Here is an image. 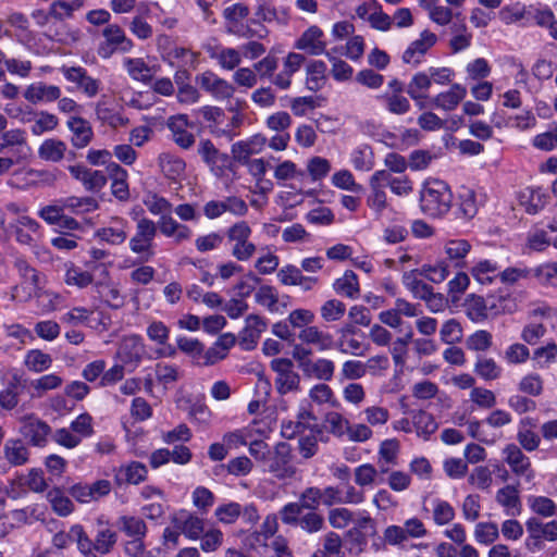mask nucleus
<instances>
[{
    "label": "nucleus",
    "instance_id": "c9c22d12",
    "mask_svg": "<svg viewBox=\"0 0 557 557\" xmlns=\"http://www.w3.org/2000/svg\"><path fill=\"white\" fill-rule=\"evenodd\" d=\"M96 115L102 123L113 128L126 126L129 123L127 117L123 116L104 101L97 103Z\"/></svg>",
    "mask_w": 557,
    "mask_h": 557
},
{
    "label": "nucleus",
    "instance_id": "de8ad7c7",
    "mask_svg": "<svg viewBox=\"0 0 557 557\" xmlns=\"http://www.w3.org/2000/svg\"><path fill=\"white\" fill-rule=\"evenodd\" d=\"M62 202L65 209L76 214L92 212L99 208L94 197H69Z\"/></svg>",
    "mask_w": 557,
    "mask_h": 557
},
{
    "label": "nucleus",
    "instance_id": "dca6fc26",
    "mask_svg": "<svg viewBox=\"0 0 557 557\" xmlns=\"http://www.w3.org/2000/svg\"><path fill=\"white\" fill-rule=\"evenodd\" d=\"M435 34L424 30L420 39L414 40L404 52L403 61L407 64L418 65L430 48L436 44Z\"/></svg>",
    "mask_w": 557,
    "mask_h": 557
},
{
    "label": "nucleus",
    "instance_id": "b1692460",
    "mask_svg": "<svg viewBox=\"0 0 557 557\" xmlns=\"http://www.w3.org/2000/svg\"><path fill=\"white\" fill-rule=\"evenodd\" d=\"M467 95L466 87L460 84H453L449 90L441 92L432 98L431 103L438 109L453 111L465 99Z\"/></svg>",
    "mask_w": 557,
    "mask_h": 557
},
{
    "label": "nucleus",
    "instance_id": "13d9d810",
    "mask_svg": "<svg viewBox=\"0 0 557 557\" xmlns=\"http://www.w3.org/2000/svg\"><path fill=\"white\" fill-rule=\"evenodd\" d=\"M322 433L310 432L309 434H301L298 440V450L302 458H312L319 449L318 437Z\"/></svg>",
    "mask_w": 557,
    "mask_h": 557
},
{
    "label": "nucleus",
    "instance_id": "49530a36",
    "mask_svg": "<svg viewBox=\"0 0 557 557\" xmlns=\"http://www.w3.org/2000/svg\"><path fill=\"white\" fill-rule=\"evenodd\" d=\"M84 5V0H57L49 8V14L55 20L71 17L73 12Z\"/></svg>",
    "mask_w": 557,
    "mask_h": 557
},
{
    "label": "nucleus",
    "instance_id": "0eeeda50",
    "mask_svg": "<svg viewBox=\"0 0 557 557\" xmlns=\"http://www.w3.org/2000/svg\"><path fill=\"white\" fill-rule=\"evenodd\" d=\"M275 372V388L280 395L300 391V375L294 370V363L288 358H275L270 363Z\"/></svg>",
    "mask_w": 557,
    "mask_h": 557
},
{
    "label": "nucleus",
    "instance_id": "6e6d98bb",
    "mask_svg": "<svg viewBox=\"0 0 557 557\" xmlns=\"http://www.w3.org/2000/svg\"><path fill=\"white\" fill-rule=\"evenodd\" d=\"M91 282L92 275L89 272L84 271L81 268L75 267L74 264L67 267L65 272V283L67 285L84 288L91 284Z\"/></svg>",
    "mask_w": 557,
    "mask_h": 557
},
{
    "label": "nucleus",
    "instance_id": "5701e85b",
    "mask_svg": "<svg viewBox=\"0 0 557 557\" xmlns=\"http://www.w3.org/2000/svg\"><path fill=\"white\" fill-rule=\"evenodd\" d=\"M34 121V124L30 127V132L35 136H40L44 133H49L54 131L59 125V119L47 111L40 112H28L22 117L23 123H28Z\"/></svg>",
    "mask_w": 557,
    "mask_h": 557
},
{
    "label": "nucleus",
    "instance_id": "58836bf2",
    "mask_svg": "<svg viewBox=\"0 0 557 557\" xmlns=\"http://www.w3.org/2000/svg\"><path fill=\"white\" fill-rule=\"evenodd\" d=\"M125 67L128 75L138 82L148 83L152 78V72L149 65L141 58L126 59Z\"/></svg>",
    "mask_w": 557,
    "mask_h": 557
},
{
    "label": "nucleus",
    "instance_id": "0e129e2a",
    "mask_svg": "<svg viewBox=\"0 0 557 557\" xmlns=\"http://www.w3.org/2000/svg\"><path fill=\"white\" fill-rule=\"evenodd\" d=\"M298 524L304 531L315 533L323 529L324 518L322 515L315 512V510H310L299 518Z\"/></svg>",
    "mask_w": 557,
    "mask_h": 557
},
{
    "label": "nucleus",
    "instance_id": "338daca9",
    "mask_svg": "<svg viewBox=\"0 0 557 557\" xmlns=\"http://www.w3.org/2000/svg\"><path fill=\"white\" fill-rule=\"evenodd\" d=\"M277 58L271 54H268L263 59L252 64L255 72L257 73L258 78H270L273 76L275 70L277 69Z\"/></svg>",
    "mask_w": 557,
    "mask_h": 557
},
{
    "label": "nucleus",
    "instance_id": "9b49d317",
    "mask_svg": "<svg viewBox=\"0 0 557 557\" xmlns=\"http://www.w3.org/2000/svg\"><path fill=\"white\" fill-rule=\"evenodd\" d=\"M166 126L172 134L173 141L182 149H189L194 146L196 139L188 128L194 127L186 114L172 115L166 121Z\"/></svg>",
    "mask_w": 557,
    "mask_h": 557
},
{
    "label": "nucleus",
    "instance_id": "f704fd0d",
    "mask_svg": "<svg viewBox=\"0 0 557 557\" xmlns=\"http://www.w3.org/2000/svg\"><path fill=\"white\" fill-rule=\"evenodd\" d=\"M47 499L58 516L66 517L74 511V504L59 487L50 490L47 493Z\"/></svg>",
    "mask_w": 557,
    "mask_h": 557
},
{
    "label": "nucleus",
    "instance_id": "6ab92c4d",
    "mask_svg": "<svg viewBox=\"0 0 557 557\" xmlns=\"http://www.w3.org/2000/svg\"><path fill=\"white\" fill-rule=\"evenodd\" d=\"M298 338L302 344L313 345L321 351L330 350L334 347L333 336L312 324L300 330Z\"/></svg>",
    "mask_w": 557,
    "mask_h": 557
},
{
    "label": "nucleus",
    "instance_id": "c85d7f7f",
    "mask_svg": "<svg viewBox=\"0 0 557 557\" xmlns=\"http://www.w3.org/2000/svg\"><path fill=\"white\" fill-rule=\"evenodd\" d=\"M111 223L113 225L98 230L97 236L112 245H121L127 238L125 231L126 222L121 218L114 216Z\"/></svg>",
    "mask_w": 557,
    "mask_h": 557
},
{
    "label": "nucleus",
    "instance_id": "e2e57ef3",
    "mask_svg": "<svg viewBox=\"0 0 557 557\" xmlns=\"http://www.w3.org/2000/svg\"><path fill=\"white\" fill-rule=\"evenodd\" d=\"M497 267L488 260L480 261L472 268V276L481 284L491 283L496 276Z\"/></svg>",
    "mask_w": 557,
    "mask_h": 557
},
{
    "label": "nucleus",
    "instance_id": "e433bc0d",
    "mask_svg": "<svg viewBox=\"0 0 557 557\" xmlns=\"http://www.w3.org/2000/svg\"><path fill=\"white\" fill-rule=\"evenodd\" d=\"M70 534L76 541L77 548L84 557H96L97 548L95 541L89 539L84 528L81 524H75L71 528Z\"/></svg>",
    "mask_w": 557,
    "mask_h": 557
},
{
    "label": "nucleus",
    "instance_id": "37998d69",
    "mask_svg": "<svg viewBox=\"0 0 557 557\" xmlns=\"http://www.w3.org/2000/svg\"><path fill=\"white\" fill-rule=\"evenodd\" d=\"M431 505L432 518L435 524L445 525L454 520L455 509L448 502L436 498L431 502Z\"/></svg>",
    "mask_w": 557,
    "mask_h": 557
},
{
    "label": "nucleus",
    "instance_id": "9d476101",
    "mask_svg": "<svg viewBox=\"0 0 557 557\" xmlns=\"http://www.w3.org/2000/svg\"><path fill=\"white\" fill-rule=\"evenodd\" d=\"M67 170L72 177L81 182L87 191L98 193L108 183V178L104 172L99 170H91L82 163L69 165Z\"/></svg>",
    "mask_w": 557,
    "mask_h": 557
},
{
    "label": "nucleus",
    "instance_id": "052dcab7",
    "mask_svg": "<svg viewBox=\"0 0 557 557\" xmlns=\"http://www.w3.org/2000/svg\"><path fill=\"white\" fill-rule=\"evenodd\" d=\"M492 334L485 330L474 332L467 338V348L474 351H485L491 348L493 341Z\"/></svg>",
    "mask_w": 557,
    "mask_h": 557
},
{
    "label": "nucleus",
    "instance_id": "c756f323",
    "mask_svg": "<svg viewBox=\"0 0 557 557\" xmlns=\"http://www.w3.org/2000/svg\"><path fill=\"white\" fill-rule=\"evenodd\" d=\"M121 532L128 537H145L148 531L146 522L136 516H121L116 521Z\"/></svg>",
    "mask_w": 557,
    "mask_h": 557
},
{
    "label": "nucleus",
    "instance_id": "603ef678",
    "mask_svg": "<svg viewBox=\"0 0 557 557\" xmlns=\"http://www.w3.org/2000/svg\"><path fill=\"white\" fill-rule=\"evenodd\" d=\"M533 277L542 285L557 287V262L536 267L533 269Z\"/></svg>",
    "mask_w": 557,
    "mask_h": 557
},
{
    "label": "nucleus",
    "instance_id": "423d86ee",
    "mask_svg": "<svg viewBox=\"0 0 557 557\" xmlns=\"http://www.w3.org/2000/svg\"><path fill=\"white\" fill-rule=\"evenodd\" d=\"M103 41L98 46L97 53L101 59H109L115 52H129L134 44L124 29L117 24H108L101 32Z\"/></svg>",
    "mask_w": 557,
    "mask_h": 557
},
{
    "label": "nucleus",
    "instance_id": "cd10ccee",
    "mask_svg": "<svg viewBox=\"0 0 557 557\" xmlns=\"http://www.w3.org/2000/svg\"><path fill=\"white\" fill-rule=\"evenodd\" d=\"M374 174L375 180H379L383 186L387 185L397 196H408L413 190L412 181L406 175L395 177L385 170L376 171Z\"/></svg>",
    "mask_w": 557,
    "mask_h": 557
},
{
    "label": "nucleus",
    "instance_id": "473e14b6",
    "mask_svg": "<svg viewBox=\"0 0 557 557\" xmlns=\"http://www.w3.org/2000/svg\"><path fill=\"white\" fill-rule=\"evenodd\" d=\"M306 86L309 90L317 91L325 82L326 64L323 61L313 60L306 66Z\"/></svg>",
    "mask_w": 557,
    "mask_h": 557
},
{
    "label": "nucleus",
    "instance_id": "680f3d73",
    "mask_svg": "<svg viewBox=\"0 0 557 557\" xmlns=\"http://www.w3.org/2000/svg\"><path fill=\"white\" fill-rule=\"evenodd\" d=\"M63 380L55 374H47L30 382V387L36 391V396L41 397L47 391L60 387Z\"/></svg>",
    "mask_w": 557,
    "mask_h": 557
},
{
    "label": "nucleus",
    "instance_id": "4be33fe9",
    "mask_svg": "<svg viewBox=\"0 0 557 557\" xmlns=\"http://www.w3.org/2000/svg\"><path fill=\"white\" fill-rule=\"evenodd\" d=\"M302 375L307 379H315L318 381H331L335 372V363L326 358L311 359L305 368L300 369Z\"/></svg>",
    "mask_w": 557,
    "mask_h": 557
},
{
    "label": "nucleus",
    "instance_id": "69168bd1",
    "mask_svg": "<svg viewBox=\"0 0 557 557\" xmlns=\"http://www.w3.org/2000/svg\"><path fill=\"white\" fill-rule=\"evenodd\" d=\"M441 338L446 344H455L462 338V329L455 319L446 321L441 329Z\"/></svg>",
    "mask_w": 557,
    "mask_h": 557
},
{
    "label": "nucleus",
    "instance_id": "393cba45",
    "mask_svg": "<svg viewBox=\"0 0 557 557\" xmlns=\"http://www.w3.org/2000/svg\"><path fill=\"white\" fill-rule=\"evenodd\" d=\"M417 270L405 272L403 275V282L405 286L413 294L416 298L425 300L431 308L432 302L436 299L433 293V288L417 277Z\"/></svg>",
    "mask_w": 557,
    "mask_h": 557
},
{
    "label": "nucleus",
    "instance_id": "5fc2aeb1",
    "mask_svg": "<svg viewBox=\"0 0 557 557\" xmlns=\"http://www.w3.org/2000/svg\"><path fill=\"white\" fill-rule=\"evenodd\" d=\"M256 301L270 311L277 310L278 294L273 286L262 285L255 294Z\"/></svg>",
    "mask_w": 557,
    "mask_h": 557
},
{
    "label": "nucleus",
    "instance_id": "09e8293b",
    "mask_svg": "<svg viewBox=\"0 0 557 557\" xmlns=\"http://www.w3.org/2000/svg\"><path fill=\"white\" fill-rule=\"evenodd\" d=\"M52 364L50 355L39 350L33 349L26 354L25 366L33 372L40 373L48 370Z\"/></svg>",
    "mask_w": 557,
    "mask_h": 557
},
{
    "label": "nucleus",
    "instance_id": "c03bdc74",
    "mask_svg": "<svg viewBox=\"0 0 557 557\" xmlns=\"http://www.w3.org/2000/svg\"><path fill=\"white\" fill-rule=\"evenodd\" d=\"M431 85L432 81L430 75L419 72L413 75L412 79L408 84L407 94L414 101L422 100L426 97L423 91H426Z\"/></svg>",
    "mask_w": 557,
    "mask_h": 557
},
{
    "label": "nucleus",
    "instance_id": "1a4fd4ad",
    "mask_svg": "<svg viewBox=\"0 0 557 557\" xmlns=\"http://www.w3.org/2000/svg\"><path fill=\"white\" fill-rule=\"evenodd\" d=\"M196 83L202 90L210 94L216 100L231 99L236 91L232 83L218 76L212 71H205L197 75Z\"/></svg>",
    "mask_w": 557,
    "mask_h": 557
},
{
    "label": "nucleus",
    "instance_id": "bb28decb",
    "mask_svg": "<svg viewBox=\"0 0 557 557\" xmlns=\"http://www.w3.org/2000/svg\"><path fill=\"white\" fill-rule=\"evenodd\" d=\"M67 152V145L58 138L45 139L38 148V157L52 163L61 162Z\"/></svg>",
    "mask_w": 557,
    "mask_h": 557
},
{
    "label": "nucleus",
    "instance_id": "2f4dec72",
    "mask_svg": "<svg viewBox=\"0 0 557 557\" xmlns=\"http://www.w3.org/2000/svg\"><path fill=\"white\" fill-rule=\"evenodd\" d=\"M158 161L161 171L170 180H176L185 173L186 163L182 158L177 156L163 152L159 156Z\"/></svg>",
    "mask_w": 557,
    "mask_h": 557
},
{
    "label": "nucleus",
    "instance_id": "2eb2a0df",
    "mask_svg": "<svg viewBox=\"0 0 557 557\" xmlns=\"http://www.w3.org/2000/svg\"><path fill=\"white\" fill-rule=\"evenodd\" d=\"M205 49L209 57L225 71L236 70L242 63V51L236 48L207 45Z\"/></svg>",
    "mask_w": 557,
    "mask_h": 557
},
{
    "label": "nucleus",
    "instance_id": "7c9ffc66",
    "mask_svg": "<svg viewBox=\"0 0 557 557\" xmlns=\"http://www.w3.org/2000/svg\"><path fill=\"white\" fill-rule=\"evenodd\" d=\"M148 470L147 467L138 461H132L126 466L120 467L116 473L117 482L122 480L128 484H139L144 482L147 478Z\"/></svg>",
    "mask_w": 557,
    "mask_h": 557
},
{
    "label": "nucleus",
    "instance_id": "412c9836",
    "mask_svg": "<svg viewBox=\"0 0 557 557\" xmlns=\"http://www.w3.org/2000/svg\"><path fill=\"white\" fill-rule=\"evenodd\" d=\"M267 143V138L262 135H256L250 140L237 141L233 144L231 152L235 161L246 164L250 160V156L262 150Z\"/></svg>",
    "mask_w": 557,
    "mask_h": 557
},
{
    "label": "nucleus",
    "instance_id": "3c124183",
    "mask_svg": "<svg viewBox=\"0 0 557 557\" xmlns=\"http://www.w3.org/2000/svg\"><path fill=\"white\" fill-rule=\"evenodd\" d=\"M324 421L327 424V431L331 434L342 437L348 433L350 423L342 413L331 411L325 414Z\"/></svg>",
    "mask_w": 557,
    "mask_h": 557
},
{
    "label": "nucleus",
    "instance_id": "a878e982",
    "mask_svg": "<svg viewBox=\"0 0 557 557\" xmlns=\"http://www.w3.org/2000/svg\"><path fill=\"white\" fill-rule=\"evenodd\" d=\"M172 522L175 528L191 540H197L205 531L203 520L191 513L182 512L173 517Z\"/></svg>",
    "mask_w": 557,
    "mask_h": 557
},
{
    "label": "nucleus",
    "instance_id": "4d7b16f0",
    "mask_svg": "<svg viewBox=\"0 0 557 557\" xmlns=\"http://www.w3.org/2000/svg\"><path fill=\"white\" fill-rule=\"evenodd\" d=\"M474 536L481 544H492L499 536L498 527L494 522H480L475 525Z\"/></svg>",
    "mask_w": 557,
    "mask_h": 557
},
{
    "label": "nucleus",
    "instance_id": "774afa93",
    "mask_svg": "<svg viewBox=\"0 0 557 557\" xmlns=\"http://www.w3.org/2000/svg\"><path fill=\"white\" fill-rule=\"evenodd\" d=\"M314 319V313L309 309H295L288 314V322L299 331L312 324Z\"/></svg>",
    "mask_w": 557,
    "mask_h": 557
},
{
    "label": "nucleus",
    "instance_id": "72a5a7b5",
    "mask_svg": "<svg viewBox=\"0 0 557 557\" xmlns=\"http://www.w3.org/2000/svg\"><path fill=\"white\" fill-rule=\"evenodd\" d=\"M383 185L379 180H375V174L370 178L371 193L367 198V205L377 215H381L384 209L387 207V197L383 190Z\"/></svg>",
    "mask_w": 557,
    "mask_h": 557
},
{
    "label": "nucleus",
    "instance_id": "7ed1b4c3",
    "mask_svg": "<svg viewBox=\"0 0 557 557\" xmlns=\"http://www.w3.org/2000/svg\"><path fill=\"white\" fill-rule=\"evenodd\" d=\"M252 231L247 222L239 221L226 231L232 256L240 262L250 260L257 251V246L250 240Z\"/></svg>",
    "mask_w": 557,
    "mask_h": 557
},
{
    "label": "nucleus",
    "instance_id": "79ce46f5",
    "mask_svg": "<svg viewBox=\"0 0 557 557\" xmlns=\"http://www.w3.org/2000/svg\"><path fill=\"white\" fill-rule=\"evenodd\" d=\"M94 541L97 553L100 555H107L110 554L116 545L117 533L106 525L104 528L98 530Z\"/></svg>",
    "mask_w": 557,
    "mask_h": 557
},
{
    "label": "nucleus",
    "instance_id": "ea45409f",
    "mask_svg": "<svg viewBox=\"0 0 557 557\" xmlns=\"http://www.w3.org/2000/svg\"><path fill=\"white\" fill-rule=\"evenodd\" d=\"M336 293L348 298H356L359 295L358 277L352 271H346L344 275L334 283Z\"/></svg>",
    "mask_w": 557,
    "mask_h": 557
},
{
    "label": "nucleus",
    "instance_id": "39448f33",
    "mask_svg": "<svg viewBox=\"0 0 557 557\" xmlns=\"http://www.w3.org/2000/svg\"><path fill=\"white\" fill-rule=\"evenodd\" d=\"M157 224L148 219L141 218L136 225V233L129 239V249L139 255L140 260L146 262L150 260L153 255V239L157 235Z\"/></svg>",
    "mask_w": 557,
    "mask_h": 557
},
{
    "label": "nucleus",
    "instance_id": "6e6552de",
    "mask_svg": "<svg viewBox=\"0 0 557 557\" xmlns=\"http://www.w3.org/2000/svg\"><path fill=\"white\" fill-rule=\"evenodd\" d=\"M145 346L138 335L125 336L117 348L116 357L128 372L134 371L143 360Z\"/></svg>",
    "mask_w": 557,
    "mask_h": 557
},
{
    "label": "nucleus",
    "instance_id": "f8f14e48",
    "mask_svg": "<svg viewBox=\"0 0 557 557\" xmlns=\"http://www.w3.org/2000/svg\"><path fill=\"white\" fill-rule=\"evenodd\" d=\"M21 434L28 438L34 446H45L47 437L51 432V428L42 420L34 414L24 416L20 419Z\"/></svg>",
    "mask_w": 557,
    "mask_h": 557
},
{
    "label": "nucleus",
    "instance_id": "a211bd4d",
    "mask_svg": "<svg viewBox=\"0 0 557 557\" xmlns=\"http://www.w3.org/2000/svg\"><path fill=\"white\" fill-rule=\"evenodd\" d=\"M67 127L72 132V138L71 143L72 146L82 149L87 147L92 138H94V131L90 125V123L81 117V116H72L67 121Z\"/></svg>",
    "mask_w": 557,
    "mask_h": 557
},
{
    "label": "nucleus",
    "instance_id": "a19ab883",
    "mask_svg": "<svg viewBox=\"0 0 557 557\" xmlns=\"http://www.w3.org/2000/svg\"><path fill=\"white\" fill-rule=\"evenodd\" d=\"M474 372L485 381H494L502 376L503 369L494 359L480 357L474 364Z\"/></svg>",
    "mask_w": 557,
    "mask_h": 557
},
{
    "label": "nucleus",
    "instance_id": "f3484780",
    "mask_svg": "<svg viewBox=\"0 0 557 557\" xmlns=\"http://www.w3.org/2000/svg\"><path fill=\"white\" fill-rule=\"evenodd\" d=\"M504 455L505 461L516 475L527 476L529 480L533 478L530 459L517 445H507L504 448Z\"/></svg>",
    "mask_w": 557,
    "mask_h": 557
},
{
    "label": "nucleus",
    "instance_id": "bf43d9fd",
    "mask_svg": "<svg viewBox=\"0 0 557 557\" xmlns=\"http://www.w3.org/2000/svg\"><path fill=\"white\" fill-rule=\"evenodd\" d=\"M413 423L418 435H423L424 438H428L437 430L436 421L432 414L425 411H419L413 418Z\"/></svg>",
    "mask_w": 557,
    "mask_h": 557
},
{
    "label": "nucleus",
    "instance_id": "864d4df0",
    "mask_svg": "<svg viewBox=\"0 0 557 557\" xmlns=\"http://www.w3.org/2000/svg\"><path fill=\"white\" fill-rule=\"evenodd\" d=\"M20 383L18 376H13L8 386L0 392V407L5 410L14 409L18 404V393L16 391Z\"/></svg>",
    "mask_w": 557,
    "mask_h": 557
},
{
    "label": "nucleus",
    "instance_id": "4468645a",
    "mask_svg": "<svg viewBox=\"0 0 557 557\" xmlns=\"http://www.w3.org/2000/svg\"><path fill=\"white\" fill-rule=\"evenodd\" d=\"M62 73L69 82L76 84L77 88L88 97L92 98L99 92L100 82L89 76L84 67L63 66Z\"/></svg>",
    "mask_w": 557,
    "mask_h": 557
},
{
    "label": "nucleus",
    "instance_id": "f257e3e1",
    "mask_svg": "<svg viewBox=\"0 0 557 557\" xmlns=\"http://www.w3.org/2000/svg\"><path fill=\"white\" fill-rule=\"evenodd\" d=\"M453 203L449 186L440 180L426 181L420 196L422 211L433 218L446 214Z\"/></svg>",
    "mask_w": 557,
    "mask_h": 557
},
{
    "label": "nucleus",
    "instance_id": "f03ea898",
    "mask_svg": "<svg viewBox=\"0 0 557 557\" xmlns=\"http://www.w3.org/2000/svg\"><path fill=\"white\" fill-rule=\"evenodd\" d=\"M504 297L469 295L463 304L467 317L473 322H483L504 311Z\"/></svg>",
    "mask_w": 557,
    "mask_h": 557
},
{
    "label": "nucleus",
    "instance_id": "ddd939ff",
    "mask_svg": "<svg viewBox=\"0 0 557 557\" xmlns=\"http://www.w3.org/2000/svg\"><path fill=\"white\" fill-rule=\"evenodd\" d=\"M323 30L312 25L297 39L295 47L310 55H320L323 53L326 55L329 52L326 51V42L323 40Z\"/></svg>",
    "mask_w": 557,
    "mask_h": 557
},
{
    "label": "nucleus",
    "instance_id": "8fccbe9b",
    "mask_svg": "<svg viewBox=\"0 0 557 557\" xmlns=\"http://www.w3.org/2000/svg\"><path fill=\"white\" fill-rule=\"evenodd\" d=\"M345 312V304L337 299L326 300L320 308L321 318L329 323L339 321Z\"/></svg>",
    "mask_w": 557,
    "mask_h": 557
},
{
    "label": "nucleus",
    "instance_id": "20e7f679",
    "mask_svg": "<svg viewBox=\"0 0 557 557\" xmlns=\"http://www.w3.org/2000/svg\"><path fill=\"white\" fill-rule=\"evenodd\" d=\"M293 458L292 446L286 442H280L274 446L264 465L275 479L288 480L293 479L297 473Z\"/></svg>",
    "mask_w": 557,
    "mask_h": 557
},
{
    "label": "nucleus",
    "instance_id": "4c0bfd02",
    "mask_svg": "<svg viewBox=\"0 0 557 557\" xmlns=\"http://www.w3.org/2000/svg\"><path fill=\"white\" fill-rule=\"evenodd\" d=\"M3 451L8 462L13 466L24 465L28 460V449L21 440H9Z\"/></svg>",
    "mask_w": 557,
    "mask_h": 557
},
{
    "label": "nucleus",
    "instance_id": "a18cd8bd",
    "mask_svg": "<svg viewBox=\"0 0 557 557\" xmlns=\"http://www.w3.org/2000/svg\"><path fill=\"white\" fill-rule=\"evenodd\" d=\"M376 98L385 103L392 114L403 115L410 110V102L403 94H382Z\"/></svg>",
    "mask_w": 557,
    "mask_h": 557
},
{
    "label": "nucleus",
    "instance_id": "aec40b11",
    "mask_svg": "<svg viewBox=\"0 0 557 557\" xmlns=\"http://www.w3.org/2000/svg\"><path fill=\"white\" fill-rule=\"evenodd\" d=\"M61 89L54 85H47L42 82L30 84L24 91V98L33 103L52 102L60 98Z\"/></svg>",
    "mask_w": 557,
    "mask_h": 557
}]
</instances>
